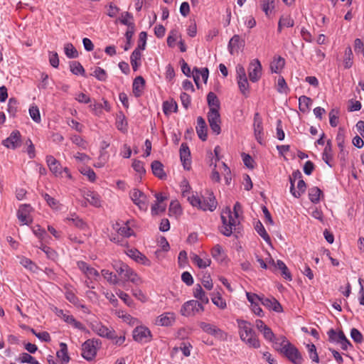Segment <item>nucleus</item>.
Segmentation results:
<instances>
[{
  "label": "nucleus",
  "instance_id": "obj_1",
  "mask_svg": "<svg viewBox=\"0 0 364 364\" xmlns=\"http://www.w3.org/2000/svg\"><path fill=\"white\" fill-rule=\"evenodd\" d=\"M242 206L239 202H236L233 207V212L230 208H226L221 214V220L223 225L220 228V232L225 236L229 237L236 230L237 225H239L238 214L241 210Z\"/></svg>",
  "mask_w": 364,
  "mask_h": 364
},
{
  "label": "nucleus",
  "instance_id": "obj_2",
  "mask_svg": "<svg viewBox=\"0 0 364 364\" xmlns=\"http://www.w3.org/2000/svg\"><path fill=\"white\" fill-rule=\"evenodd\" d=\"M236 321L241 341L249 348H259L260 347V341L253 330L251 323L242 319H237Z\"/></svg>",
  "mask_w": 364,
  "mask_h": 364
},
{
  "label": "nucleus",
  "instance_id": "obj_3",
  "mask_svg": "<svg viewBox=\"0 0 364 364\" xmlns=\"http://www.w3.org/2000/svg\"><path fill=\"white\" fill-rule=\"evenodd\" d=\"M188 202L192 206L203 211L209 210L214 211L217 208V200L213 195V193L207 190L205 196L199 197L197 194H192V196H188Z\"/></svg>",
  "mask_w": 364,
  "mask_h": 364
},
{
  "label": "nucleus",
  "instance_id": "obj_4",
  "mask_svg": "<svg viewBox=\"0 0 364 364\" xmlns=\"http://www.w3.org/2000/svg\"><path fill=\"white\" fill-rule=\"evenodd\" d=\"M101 341L99 339H88L82 345V356L87 360H92L100 348Z\"/></svg>",
  "mask_w": 364,
  "mask_h": 364
},
{
  "label": "nucleus",
  "instance_id": "obj_5",
  "mask_svg": "<svg viewBox=\"0 0 364 364\" xmlns=\"http://www.w3.org/2000/svg\"><path fill=\"white\" fill-rule=\"evenodd\" d=\"M203 305L197 300H190L183 304L181 309V314L184 316H191L196 314L203 312Z\"/></svg>",
  "mask_w": 364,
  "mask_h": 364
},
{
  "label": "nucleus",
  "instance_id": "obj_6",
  "mask_svg": "<svg viewBox=\"0 0 364 364\" xmlns=\"http://www.w3.org/2000/svg\"><path fill=\"white\" fill-rule=\"evenodd\" d=\"M133 339L140 343H147L152 340V333L145 326H137L132 331Z\"/></svg>",
  "mask_w": 364,
  "mask_h": 364
},
{
  "label": "nucleus",
  "instance_id": "obj_7",
  "mask_svg": "<svg viewBox=\"0 0 364 364\" xmlns=\"http://www.w3.org/2000/svg\"><path fill=\"white\" fill-rule=\"evenodd\" d=\"M198 326L204 332L214 336L216 338H218L221 341H225L228 338L227 333L213 324L201 321L198 323Z\"/></svg>",
  "mask_w": 364,
  "mask_h": 364
},
{
  "label": "nucleus",
  "instance_id": "obj_8",
  "mask_svg": "<svg viewBox=\"0 0 364 364\" xmlns=\"http://www.w3.org/2000/svg\"><path fill=\"white\" fill-rule=\"evenodd\" d=\"M281 353L284 355L292 363L302 364L304 359L299 350L291 343H286V348Z\"/></svg>",
  "mask_w": 364,
  "mask_h": 364
},
{
  "label": "nucleus",
  "instance_id": "obj_9",
  "mask_svg": "<svg viewBox=\"0 0 364 364\" xmlns=\"http://www.w3.org/2000/svg\"><path fill=\"white\" fill-rule=\"evenodd\" d=\"M208 121L212 132L218 135L221 132V119L219 110H216V109H210L208 113Z\"/></svg>",
  "mask_w": 364,
  "mask_h": 364
},
{
  "label": "nucleus",
  "instance_id": "obj_10",
  "mask_svg": "<svg viewBox=\"0 0 364 364\" xmlns=\"http://www.w3.org/2000/svg\"><path fill=\"white\" fill-rule=\"evenodd\" d=\"M91 328L95 333L101 337L110 340H114L116 338L115 331L108 328L101 323H92Z\"/></svg>",
  "mask_w": 364,
  "mask_h": 364
},
{
  "label": "nucleus",
  "instance_id": "obj_11",
  "mask_svg": "<svg viewBox=\"0 0 364 364\" xmlns=\"http://www.w3.org/2000/svg\"><path fill=\"white\" fill-rule=\"evenodd\" d=\"M262 65L258 59L252 60L248 68V75L250 81L252 82H257L262 75Z\"/></svg>",
  "mask_w": 364,
  "mask_h": 364
},
{
  "label": "nucleus",
  "instance_id": "obj_12",
  "mask_svg": "<svg viewBox=\"0 0 364 364\" xmlns=\"http://www.w3.org/2000/svg\"><path fill=\"white\" fill-rule=\"evenodd\" d=\"M21 144V135L19 131H13L9 137L2 141V144L8 149H16Z\"/></svg>",
  "mask_w": 364,
  "mask_h": 364
},
{
  "label": "nucleus",
  "instance_id": "obj_13",
  "mask_svg": "<svg viewBox=\"0 0 364 364\" xmlns=\"http://www.w3.org/2000/svg\"><path fill=\"white\" fill-rule=\"evenodd\" d=\"M253 129L256 140L260 144H263L264 129L262 126V119L258 112H256L254 115Z\"/></svg>",
  "mask_w": 364,
  "mask_h": 364
},
{
  "label": "nucleus",
  "instance_id": "obj_14",
  "mask_svg": "<svg viewBox=\"0 0 364 364\" xmlns=\"http://www.w3.org/2000/svg\"><path fill=\"white\" fill-rule=\"evenodd\" d=\"M130 197L132 200L140 210H146L147 209L146 196L145 194L139 189H133L130 192Z\"/></svg>",
  "mask_w": 364,
  "mask_h": 364
},
{
  "label": "nucleus",
  "instance_id": "obj_15",
  "mask_svg": "<svg viewBox=\"0 0 364 364\" xmlns=\"http://www.w3.org/2000/svg\"><path fill=\"white\" fill-rule=\"evenodd\" d=\"M77 266L88 279H96L100 277L98 271L88 265L85 262L78 261L77 262Z\"/></svg>",
  "mask_w": 364,
  "mask_h": 364
},
{
  "label": "nucleus",
  "instance_id": "obj_16",
  "mask_svg": "<svg viewBox=\"0 0 364 364\" xmlns=\"http://www.w3.org/2000/svg\"><path fill=\"white\" fill-rule=\"evenodd\" d=\"M31 210L30 205L23 204L20 205L17 212V218L21 222V225H28L31 222L29 218V213Z\"/></svg>",
  "mask_w": 364,
  "mask_h": 364
},
{
  "label": "nucleus",
  "instance_id": "obj_17",
  "mask_svg": "<svg viewBox=\"0 0 364 364\" xmlns=\"http://www.w3.org/2000/svg\"><path fill=\"white\" fill-rule=\"evenodd\" d=\"M209 71L207 68L199 69L195 67L192 72L194 82L198 88H200V78L201 77L204 83H206L208 79Z\"/></svg>",
  "mask_w": 364,
  "mask_h": 364
},
{
  "label": "nucleus",
  "instance_id": "obj_18",
  "mask_svg": "<svg viewBox=\"0 0 364 364\" xmlns=\"http://www.w3.org/2000/svg\"><path fill=\"white\" fill-rule=\"evenodd\" d=\"M180 158L185 169L189 170L191 167L190 150L186 144L183 143L180 147Z\"/></svg>",
  "mask_w": 364,
  "mask_h": 364
},
{
  "label": "nucleus",
  "instance_id": "obj_19",
  "mask_svg": "<svg viewBox=\"0 0 364 364\" xmlns=\"http://www.w3.org/2000/svg\"><path fill=\"white\" fill-rule=\"evenodd\" d=\"M175 320L176 317L173 313L166 312L157 317L156 323L161 326H169L173 325Z\"/></svg>",
  "mask_w": 364,
  "mask_h": 364
},
{
  "label": "nucleus",
  "instance_id": "obj_20",
  "mask_svg": "<svg viewBox=\"0 0 364 364\" xmlns=\"http://www.w3.org/2000/svg\"><path fill=\"white\" fill-rule=\"evenodd\" d=\"M127 255L136 262L141 263L144 265L149 266L151 264L150 260L144 255L136 249L128 250Z\"/></svg>",
  "mask_w": 364,
  "mask_h": 364
},
{
  "label": "nucleus",
  "instance_id": "obj_21",
  "mask_svg": "<svg viewBox=\"0 0 364 364\" xmlns=\"http://www.w3.org/2000/svg\"><path fill=\"white\" fill-rule=\"evenodd\" d=\"M261 304L276 312H281L282 311V305L274 298H266L264 295H262Z\"/></svg>",
  "mask_w": 364,
  "mask_h": 364
},
{
  "label": "nucleus",
  "instance_id": "obj_22",
  "mask_svg": "<svg viewBox=\"0 0 364 364\" xmlns=\"http://www.w3.org/2000/svg\"><path fill=\"white\" fill-rule=\"evenodd\" d=\"M46 163L49 167L50 171L55 176H58L62 172V166L60 162L56 160L53 156L49 155L46 156Z\"/></svg>",
  "mask_w": 364,
  "mask_h": 364
},
{
  "label": "nucleus",
  "instance_id": "obj_23",
  "mask_svg": "<svg viewBox=\"0 0 364 364\" xmlns=\"http://www.w3.org/2000/svg\"><path fill=\"white\" fill-rule=\"evenodd\" d=\"M196 132L202 141L207 139V126L205 119L202 117L197 118Z\"/></svg>",
  "mask_w": 364,
  "mask_h": 364
},
{
  "label": "nucleus",
  "instance_id": "obj_24",
  "mask_svg": "<svg viewBox=\"0 0 364 364\" xmlns=\"http://www.w3.org/2000/svg\"><path fill=\"white\" fill-rule=\"evenodd\" d=\"M245 45L244 40H242L239 35H234L228 43V50L230 54H233L235 50H237Z\"/></svg>",
  "mask_w": 364,
  "mask_h": 364
},
{
  "label": "nucleus",
  "instance_id": "obj_25",
  "mask_svg": "<svg viewBox=\"0 0 364 364\" xmlns=\"http://www.w3.org/2000/svg\"><path fill=\"white\" fill-rule=\"evenodd\" d=\"M193 296L203 305L209 302V299L200 284H196L193 289Z\"/></svg>",
  "mask_w": 364,
  "mask_h": 364
},
{
  "label": "nucleus",
  "instance_id": "obj_26",
  "mask_svg": "<svg viewBox=\"0 0 364 364\" xmlns=\"http://www.w3.org/2000/svg\"><path fill=\"white\" fill-rule=\"evenodd\" d=\"M153 174L160 179H164L166 174L164 170V165L159 161H154L151 165Z\"/></svg>",
  "mask_w": 364,
  "mask_h": 364
},
{
  "label": "nucleus",
  "instance_id": "obj_27",
  "mask_svg": "<svg viewBox=\"0 0 364 364\" xmlns=\"http://www.w3.org/2000/svg\"><path fill=\"white\" fill-rule=\"evenodd\" d=\"M285 60L281 56L274 57L270 63V70L272 73H279L284 68Z\"/></svg>",
  "mask_w": 364,
  "mask_h": 364
},
{
  "label": "nucleus",
  "instance_id": "obj_28",
  "mask_svg": "<svg viewBox=\"0 0 364 364\" xmlns=\"http://www.w3.org/2000/svg\"><path fill=\"white\" fill-rule=\"evenodd\" d=\"M145 80L141 76L136 77L133 82V93L135 97H139L144 89Z\"/></svg>",
  "mask_w": 364,
  "mask_h": 364
},
{
  "label": "nucleus",
  "instance_id": "obj_29",
  "mask_svg": "<svg viewBox=\"0 0 364 364\" xmlns=\"http://www.w3.org/2000/svg\"><path fill=\"white\" fill-rule=\"evenodd\" d=\"M122 277L124 278L126 281H129L136 285H139L142 282L138 274L129 267Z\"/></svg>",
  "mask_w": 364,
  "mask_h": 364
},
{
  "label": "nucleus",
  "instance_id": "obj_30",
  "mask_svg": "<svg viewBox=\"0 0 364 364\" xmlns=\"http://www.w3.org/2000/svg\"><path fill=\"white\" fill-rule=\"evenodd\" d=\"M60 350L57 352V357L60 359L61 364H67L70 360L68 353V346L65 343H60Z\"/></svg>",
  "mask_w": 364,
  "mask_h": 364
},
{
  "label": "nucleus",
  "instance_id": "obj_31",
  "mask_svg": "<svg viewBox=\"0 0 364 364\" xmlns=\"http://www.w3.org/2000/svg\"><path fill=\"white\" fill-rule=\"evenodd\" d=\"M322 159L325 161V163L332 167V164H331V161L333 159V154H332V145L331 141L328 140L326 143V145L324 148Z\"/></svg>",
  "mask_w": 364,
  "mask_h": 364
},
{
  "label": "nucleus",
  "instance_id": "obj_32",
  "mask_svg": "<svg viewBox=\"0 0 364 364\" xmlns=\"http://www.w3.org/2000/svg\"><path fill=\"white\" fill-rule=\"evenodd\" d=\"M271 342L273 343L274 348L277 351L280 353L283 351V348H286V343H290V342L286 338V337L283 336H281L277 338L274 336V339H273V341Z\"/></svg>",
  "mask_w": 364,
  "mask_h": 364
},
{
  "label": "nucleus",
  "instance_id": "obj_33",
  "mask_svg": "<svg viewBox=\"0 0 364 364\" xmlns=\"http://www.w3.org/2000/svg\"><path fill=\"white\" fill-rule=\"evenodd\" d=\"M85 199L87 201L90 205L95 207L101 206V200L100 196L95 192L88 191L85 195Z\"/></svg>",
  "mask_w": 364,
  "mask_h": 364
},
{
  "label": "nucleus",
  "instance_id": "obj_34",
  "mask_svg": "<svg viewBox=\"0 0 364 364\" xmlns=\"http://www.w3.org/2000/svg\"><path fill=\"white\" fill-rule=\"evenodd\" d=\"M191 259L192 262L200 269H205L211 264V260L208 257L201 258L196 254L191 256Z\"/></svg>",
  "mask_w": 364,
  "mask_h": 364
},
{
  "label": "nucleus",
  "instance_id": "obj_35",
  "mask_svg": "<svg viewBox=\"0 0 364 364\" xmlns=\"http://www.w3.org/2000/svg\"><path fill=\"white\" fill-rule=\"evenodd\" d=\"M141 53L139 49H134L130 56V63L134 71L141 65Z\"/></svg>",
  "mask_w": 364,
  "mask_h": 364
},
{
  "label": "nucleus",
  "instance_id": "obj_36",
  "mask_svg": "<svg viewBox=\"0 0 364 364\" xmlns=\"http://www.w3.org/2000/svg\"><path fill=\"white\" fill-rule=\"evenodd\" d=\"M275 268L281 271V275L284 279L288 281H291L292 279L291 274L284 262L280 259L277 260Z\"/></svg>",
  "mask_w": 364,
  "mask_h": 364
},
{
  "label": "nucleus",
  "instance_id": "obj_37",
  "mask_svg": "<svg viewBox=\"0 0 364 364\" xmlns=\"http://www.w3.org/2000/svg\"><path fill=\"white\" fill-rule=\"evenodd\" d=\"M119 21L122 24L127 26L129 29L134 28V23L132 21L133 16L132 14L127 11L122 13Z\"/></svg>",
  "mask_w": 364,
  "mask_h": 364
},
{
  "label": "nucleus",
  "instance_id": "obj_38",
  "mask_svg": "<svg viewBox=\"0 0 364 364\" xmlns=\"http://www.w3.org/2000/svg\"><path fill=\"white\" fill-rule=\"evenodd\" d=\"M312 100L310 97L302 95L299 98V108L302 112H306L309 110Z\"/></svg>",
  "mask_w": 364,
  "mask_h": 364
},
{
  "label": "nucleus",
  "instance_id": "obj_39",
  "mask_svg": "<svg viewBox=\"0 0 364 364\" xmlns=\"http://www.w3.org/2000/svg\"><path fill=\"white\" fill-rule=\"evenodd\" d=\"M321 196H323V192L318 187H312L309 190V198L313 203H318L320 201Z\"/></svg>",
  "mask_w": 364,
  "mask_h": 364
},
{
  "label": "nucleus",
  "instance_id": "obj_40",
  "mask_svg": "<svg viewBox=\"0 0 364 364\" xmlns=\"http://www.w3.org/2000/svg\"><path fill=\"white\" fill-rule=\"evenodd\" d=\"M66 220L79 229L84 230L87 227L86 223L75 213L70 214Z\"/></svg>",
  "mask_w": 364,
  "mask_h": 364
},
{
  "label": "nucleus",
  "instance_id": "obj_41",
  "mask_svg": "<svg viewBox=\"0 0 364 364\" xmlns=\"http://www.w3.org/2000/svg\"><path fill=\"white\" fill-rule=\"evenodd\" d=\"M275 0H262L261 7L267 16H269L275 8Z\"/></svg>",
  "mask_w": 364,
  "mask_h": 364
},
{
  "label": "nucleus",
  "instance_id": "obj_42",
  "mask_svg": "<svg viewBox=\"0 0 364 364\" xmlns=\"http://www.w3.org/2000/svg\"><path fill=\"white\" fill-rule=\"evenodd\" d=\"M353 55L350 47H347L344 52L343 65L346 69H349L353 64Z\"/></svg>",
  "mask_w": 364,
  "mask_h": 364
},
{
  "label": "nucleus",
  "instance_id": "obj_43",
  "mask_svg": "<svg viewBox=\"0 0 364 364\" xmlns=\"http://www.w3.org/2000/svg\"><path fill=\"white\" fill-rule=\"evenodd\" d=\"M212 257L217 261L223 262L225 259V253L220 245H215L211 250Z\"/></svg>",
  "mask_w": 364,
  "mask_h": 364
},
{
  "label": "nucleus",
  "instance_id": "obj_44",
  "mask_svg": "<svg viewBox=\"0 0 364 364\" xmlns=\"http://www.w3.org/2000/svg\"><path fill=\"white\" fill-rule=\"evenodd\" d=\"M207 101L210 109H216V110H219L220 102L215 93L210 92L207 96Z\"/></svg>",
  "mask_w": 364,
  "mask_h": 364
},
{
  "label": "nucleus",
  "instance_id": "obj_45",
  "mask_svg": "<svg viewBox=\"0 0 364 364\" xmlns=\"http://www.w3.org/2000/svg\"><path fill=\"white\" fill-rule=\"evenodd\" d=\"M101 274L102 277L112 284H117L119 282V279L117 278V275L113 274V272L107 270L102 269L101 271Z\"/></svg>",
  "mask_w": 364,
  "mask_h": 364
},
{
  "label": "nucleus",
  "instance_id": "obj_46",
  "mask_svg": "<svg viewBox=\"0 0 364 364\" xmlns=\"http://www.w3.org/2000/svg\"><path fill=\"white\" fill-rule=\"evenodd\" d=\"M90 75L95 77L96 79L102 82L106 81L107 78V72L100 67H96L90 73Z\"/></svg>",
  "mask_w": 364,
  "mask_h": 364
},
{
  "label": "nucleus",
  "instance_id": "obj_47",
  "mask_svg": "<svg viewBox=\"0 0 364 364\" xmlns=\"http://www.w3.org/2000/svg\"><path fill=\"white\" fill-rule=\"evenodd\" d=\"M211 300L213 303L220 309H225L227 306L226 301L222 298L219 293H213Z\"/></svg>",
  "mask_w": 364,
  "mask_h": 364
},
{
  "label": "nucleus",
  "instance_id": "obj_48",
  "mask_svg": "<svg viewBox=\"0 0 364 364\" xmlns=\"http://www.w3.org/2000/svg\"><path fill=\"white\" fill-rule=\"evenodd\" d=\"M178 109L177 103L175 101H166L163 104V110L165 114L176 112Z\"/></svg>",
  "mask_w": 364,
  "mask_h": 364
},
{
  "label": "nucleus",
  "instance_id": "obj_49",
  "mask_svg": "<svg viewBox=\"0 0 364 364\" xmlns=\"http://www.w3.org/2000/svg\"><path fill=\"white\" fill-rule=\"evenodd\" d=\"M119 317L122 318L124 322L130 326L138 325L140 323L137 318L124 311L119 312Z\"/></svg>",
  "mask_w": 364,
  "mask_h": 364
},
{
  "label": "nucleus",
  "instance_id": "obj_50",
  "mask_svg": "<svg viewBox=\"0 0 364 364\" xmlns=\"http://www.w3.org/2000/svg\"><path fill=\"white\" fill-rule=\"evenodd\" d=\"M29 114L31 119L36 123H40L41 121L40 111L37 105H32L29 107Z\"/></svg>",
  "mask_w": 364,
  "mask_h": 364
},
{
  "label": "nucleus",
  "instance_id": "obj_51",
  "mask_svg": "<svg viewBox=\"0 0 364 364\" xmlns=\"http://www.w3.org/2000/svg\"><path fill=\"white\" fill-rule=\"evenodd\" d=\"M257 232L267 242H270L271 239L269 235L267 234L265 230L262 223L260 221H258L255 227Z\"/></svg>",
  "mask_w": 364,
  "mask_h": 364
},
{
  "label": "nucleus",
  "instance_id": "obj_52",
  "mask_svg": "<svg viewBox=\"0 0 364 364\" xmlns=\"http://www.w3.org/2000/svg\"><path fill=\"white\" fill-rule=\"evenodd\" d=\"M237 80V84L239 89L242 94L245 96H247L249 93V82L247 80V77H242V78H238Z\"/></svg>",
  "mask_w": 364,
  "mask_h": 364
},
{
  "label": "nucleus",
  "instance_id": "obj_53",
  "mask_svg": "<svg viewBox=\"0 0 364 364\" xmlns=\"http://www.w3.org/2000/svg\"><path fill=\"white\" fill-rule=\"evenodd\" d=\"M180 189L183 198H186L188 200V196L191 195V187L190 186L188 181L186 179H183L180 183Z\"/></svg>",
  "mask_w": 364,
  "mask_h": 364
},
{
  "label": "nucleus",
  "instance_id": "obj_54",
  "mask_svg": "<svg viewBox=\"0 0 364 364\" xmlns=\"http://www.w3.org/2000/svg\"><path fill=\"white\" fill-rule=\"evenodd\" d=\"M70 71L76 75H85V69L77 61H73L70 64Z\"/></svg>",
  "mask_w": 364,
  "mask_h": 364
},
{
  "label": "nucleus",
  "instance_id": "obj_55",
  "mask_svg": "<svg viewBox=\"0 0 364 364\" xmlns=\"http://www.w3.org/2000/svg\"><path fill=\"white\" fill-rule=\"evenodd\" d=\"M65 54L69 58H75L78 56V53L72 43H66L64 46Z\"/></svg>",
  "mask_w": 364,
  "mask_h": 364
},
{
  "label": "nucleus",
  "instance_id": "obj_56",
  "mask_svg": "<svg viewBox=\"0 0 364 364\" xmlns=\"http://www.w3.org/2000/svg\"><path fill=\"white\" fill-rule=\"evenodd\" d=\"M277 90L279 93L287 94L289 92V88L282 76H279L277 80Z\"/></svg>",
  "mask_w": 364,
  "mask_h": 364
},
{
  "label": "nucleus",
  "instance_id": "obj_57",
  "mask_svg": "<svg viewBox=\"0 0 364 364\" xmlns=\"http://www.w3.org/2000/svg\"><path fill=\"white\" fill-rule=\"evenodd\" d=\"M113 268L117 272V273L121 276L122 277L124 276L125 272L128 269L129 266L120 261L114 262L112 264Z\"/></svg>",
  "mask_w": 364,
  "mask_h": 364
},
{
  "label": "nucleus",
  "instance_id": "obj_58",
  "mask_svg": "<svg viewBox=\"0 0 364 364\" xmlns=\"http://www.w3.org/2000/svg\"><path fill=\"white\" fill-rule=\"evenodd\" d=\"M308 353L309 355V358L311 359L313 362L318 363L319 362V358L318 355V353L316 352V348L314 344H308L306 346Z\"/></svg>",
  "mask_w": 364,
  "mask_h": 364
},
{
  "label": "nucleus",
  "instance_id": "obj_59",
  "mask_svg": "<svg viewBox=\"0 0 364 364\" xmlns=\"http://www.w3.org/2000/svg\"><path fill=\"white\" fill-rule=\"evenodd\" d=\"M18 110V102L15 98H10L8 102L7 111L11 116L14 117Z\"/></svg>",
  "mask_w": 364,
  "mask_h": 364
},
{
  "label": "nucleus",
  "instance_id": "obj_60",
  "mask_svg": "<svg viewBox=\"0 0 364 364\" xmlns=\"http://www.w3.org/2000/svg\"><path fill=\"white\" fill-rule=\"evenodd\" d=\"M306 188V183L303 179H300L297 183V191L294 189V193L292 194L293 196L298 198H299L305 191Z\"/></svg>",
  "mask_w": 364,
  "mask_h": 364
},
{
  "label": "nucleus",
  "instance_id": "obj_61",
  "mask_svg": "<svg viewBox=\"0 0 364 364\" xmlns=\"http://www.w3.org/2000/svg\"><path fill=\"white\" fill-rule=\"evenodd\" d=\"M246 296L248 301L250 303L251 306L261 304L262 301V295H257L255 293L246 292Z\"/></svg>",
  "mask_w": 364,
  "mask_h": 364
},
{
  "label": "nucleus",
  "instance_id": "obj_62",
  "mask_svg": "<svg viewBox=\"0 0 364 364\" xmlns=\"http://www.w3.org/2000/svg\"><path fill=\"white\" fill-rule=\"evenodd\" d=\"M19 360L23 363L40 364L35 358L27 353H23L20 355Z\"/></svg>",
  "mask_w": 364,
  "mask_h": 364
},
{
  "label": "nucleus",
  "instance_id": "obj_63",
  "mask_svg": "<svg viewBox=\"0 0 364 364\" xmlns=\"http://www.w3.org/2000/svg\"><path fill=\"white\" fill-rule=\"evenodd\" d=\"M70 140L72 141V142L73 144H76L77 146H79L82 149L85 150L87 149V143L81 136H80L78 135H73L70 137Z\"/></svg>",
  "mask_w": 364,
  "mask_h": 364
},
{
  "label": "nucleus",
  "instance_id": "obj_64",
  "mask_svg": "<svg viewBox=\"0 0 364 364\" xmlns=\"http://www.w3.org/2000/svg\"><path fill=\"white\" fill-rule=\"evenodd\" d=\"M132 167L134 170L138 173L139 175H144L146 173V170L144 168V163L139 160H134L132 163Z\"/></svg>",
  "mask_w": 364,
  "mask_h": 364
}]
</instances>
